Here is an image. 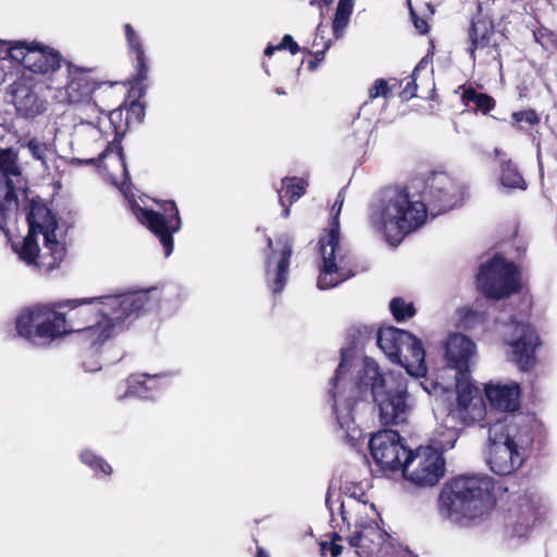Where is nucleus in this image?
Listing matches in <instances>:
<instances>
[{"label":"nucleus","mask_w":557,"mask_h":557,"mask_svg":"<svg viewBox=\"0 0 557 557\" xmlns=\"http://www.w3.org/2000/svg\"><path fill=\"white\" fill-rule=\"evenodd\" d=\"M367 392H371L383 424L405 423L414 408L406 377L399 373H382L374 360L355 361L351 354L343 352L330 395L336 421L348 436H356L352 410L357 399Z\"/></svg>","instance_id":"f257e3e1"},{"label":"nucleus","mask_w":557,"mask_h":557,"mask_svg":"<svg viewBox=\"0 0 557 557\" xmlns=\"http://www.w3.org/2000/svg\"><path fill=\"white\" fill-rule=\"evenodd\" d=\"M461 199L459 188L447 174L434 173L421 191L384 190L371 208L370 223L388 244L397 246L406 235L425 223L428 212L437 214L449 210Z\"/></svg>","instance_id":"f03ea898"},{"label":"nucleus","mask_w":557,"mask_h":557,"mask_svg":"<svg viewBox=\"0 0 557 557\" xmlns=\"http://www.w3.org/2000/svg\"><path fill=\"white\" fill-rule=\"evenodd\" d=\"M27 222L28 234L22 243L12 244L20 260L45 273L59 268L66 249L55 215L46 205L33 201Z\"/></svg>","instance_id":"7ed1b4c3"},{"label":"nucleus","mask_w":557,"mask_h":557,"mask_svg":"<svg viewBox=\"0 0 557 557\" xmlns=\"http://www.w3.org/2000/svg\"><path fill=\"white\" fill-rule=\"evenodd\" d=\"M98 161L107 171L112 184L117 186L125 198L129 200L131 209L137 220L160 239L164 255L170 256L173 251L172 235L181 228L182 224L176 205L173 201L164 202L161 213L144 209L136 201L129 199L128 174L120 144L109 143L106 150L100 153Z\"/></svg>","instance_id":"20e7f679"},{"label":"nucleus","mask_w":557,"mask_h":557,"mask_svg":"<svg viewBox=\"0 0 557 557\" xmlns=\"http://www.w3.org/2000/svg\"><path fill=\"white\" fill-rule=\"evenodd\" d=\"M533 443L531 419L513 414L487 424L485 458L498 475H509L524 462Z\"/></svg>","instance_id":"39448f33"},{"label":"nucleus","mask_w":557,"mask_h":557,"mask_svg":"<svg viewBox=\"0 0 557 557\" xmlns=\"http://www.w3.org/2000/svg\"><path fill=\"white\" fill-rule=\"evenodd\" d=\"M438 502L444 518L468 525L492 507L491 481L484 475L456 476L445 483Z\"/></svg>","instance_id":"423d86ee"},{"label":"nucleus","mask_w":557,"mask_h":557,"mask_svg":"<svg viewBox=\"0 0 557 557\" xmlns=\"http://www.w3.org/2000/svg\"><path fill=\"white\" fill-rule=\"evenodd\" d=\"M341 515L345 522L354 523L346 540L358 557H371L391 545L388 534L377 523L379 513L373 504L348 498L341 504Z\"/></svg>","instance_id":"0eeeda50"},{"label":"nucleus","mask_w":557,"mask_h":557,"mask_svg":"<svg viewBox=\"0 0 557 557\" xmlns=\"http://www.w3.org/2000/svg\"><path fill=\"white\" fill-rule=\"evenodd\" d=\"M457 437L456 428H449L432 438V446H420L410 450L405 459L401 476L417 487L435 486L445 473L442 451L453 448Z\"/></svg>","instance_id":"6e6552de"},{"label":"nucleus","mask_w":557,"mask_h":557,"mask_svg":"<svg viewBox=\"0 0 557 557\" xmlns=\"http://www.w3.org/2000/svg\"><path fill=\"white\" fill-rule=\"evenodd\" d=\"M344 205V195L338 193L333 205L334 216L329 232L319 240L321 265L317 286L329 289L338 286L355 275L348 267L346 255L339 243V213Z\"/></svg>","instance_id":"1a4fd4ad"},{"label":"nucleus","mask_w":557,"mask_h":557,"mask_svg":"<svg viewBox=\"0 0 557 557\" xmlns=\"http://www.w3.org/2000/svg\"><path fill=\"white\" fill-rule=\"evenodd\" d=\"M63 302L34 305L20 312L15 329L20 336L35 345H47L67 334L65 314L58 311Z\"/></svg>","instance_id":"9d476101"},{"label":"nucleus","mask_w":557,"mask_h":557,"mask_svg":"<svg viewBox=\"0 0 557 557\" xmlns=\"http://www.w3.org/2000/svg\"><path fill=\"white\" fill-rule=\"evenodd\" d=\"M377 345L385 356L400 364L408 375L424 377L428 373L425 350L422 342L413 334L393 326L380 329Z\"/></svg>","instance_id":"9b49d317"},{"label":"nucleus","mask_w":557,"mask_h":557,"mask_svg":"<svg viewBox=\"0 0 557 557\" xmlns=\"http://www.w3.org/2000/svg\"><path fill=\"white\" fill-rule=\"evenodd\" d=\"M0 59H10L37 74L53 73L61 64L58 51L35 40L0 39Z\"/></svg>","instance_id":"f8f14e48"},{"label":"nucleus","mask_w":557,"mask_h":557,"mask_svg":"<svg viewBox=\"0 0 557 557\" xmlns=\"http://www.w3.org/2000/svg\"><path fill=\"white\" fill-rule=\"evenodd\" d=\"M502 336L506 359L521 371L531 370L536 363L535 351L542 345L536 330L529 323L511 321Z\"/></svg>","instance_id":"ddd939ff"},{"label":"nucleus","mask_w":557,"mask_h":557,"mask_svg":"<svg viewBox=\"0 0 557 557\" xmlns=\"http://www.w3.org/2000/svg\"><path fill=\"white\" fill-rule=\"evenodd\" d=\"M476 282L487 298L498 300L519 290L520 273L513 263L496 256L481 267Z\"/></svg>","instance_id":"4468645a"},{"label":"nucleus","mask_w":557,"mask_h":557,"mask_svg":"<svg viewBox=\"0 0 557 557\" xmlns=\"http://www.w3.org/2000/svg\"><path fill=\"white\" fill-rule=\"evenodd\" d=\"M161 292L157 287L102 296L101 307L119 323L132 322L159 304Z\"/></svg>","instance_id":"2eb2a0df"},{"label":"nucleus","mask_w":557,"mask_h":557,"mask_svg":"<svg viewBox=\"0 0 557 557\" xmlns=\"http://www.w3.org/2000/svg\"><path fill=\"white\" fill-rule=\"evenodd\" d=\"M371 456L384 475L394 478L400 474L410 450L405 440L393 430L374 434L369 442Z\"/></svg>","instance_id":"dca6fc26"},{"label":"nucleus","mask_w":557,"mask_h":557,"mask_svg":"<svg viewBox=\"0 0 557 557\" xmlns=\"http://www.w3.org/2000/svg\"><path fill=\"white\" fill-rule=\"evenodd\" d=\"M16 184H21V172L16 156L10 149H0V230L8 236V220L14 214Z\"/></svg>","instance_id":"f3484780"},{"label":"nucleus","mask_w":557,"mask_h":557,"mask_svg":"<svg viewBox=\"0 0 557 557\" xmlns=\"http://www.w3.org/2000/svg\"><path fill=\"white\" fill-rule=\"evenodd\" d=\"M457 405L449 418L459 420L463 425L481 421L485 414V406L479 396L478 388L472 384L468 373L456 374Z\"/></svg>","instance_id":"a211bd4d"},{"label":"nucleus","mask_w":557,"mask_h":557,"mask_svg":"<svg viewBox=\"0 0 557 557\" xmlns=\"http://www.w3.org/2000/svg\"><path fill=\"white\" fill-rule=\"evenodd\" d=\"M87 108L95 113H99L95 104L89 103ZM116 115L120 116L121 112L112 111L110 115L97 114L95 121H84L79 115V121L76 122L73 127L71 140L72 149L78 152H92L101 148L107 141L102 127Z\"/></svg>","instance_id":"6ab92c4d"},{"label":"nucleus","mask_w":557,"mask_h":557,"mask_svg":"<svg viewBox=\"0 0 557 557\" xmlns=\"http://www.w3.org/2000/svg\"><path fill=\"white\" fill-rule=\"evenodd\" d=\"M102 296L92 298L69 299L63 302V307H69L65 314L67 334H81L87 326L92 324L108 310H103Z\"/></svg>","instance_id":"aec40b11"},{"label":"nucleus","mask_w":557,"mask_h":557,"mask_svg":"<svg viewBox=\"0 0 557 557\" xmlns=\"http://www.w3.org/2000/svg\"><path fill=\"white\" fill-rule=\"evenodd\" d=\"M89 70L67 63V82L54 85L53 81L48 88L54 90V98L60 102L78 103L87 99L91 91V84L87 76Z\"/></svg>","instance_id":"412c9836"},{"label":"nucleus","mask_w":557,"mask_h":557,"mask_svg":"<svg viewBox=\"0 0 557 557\" xmlns=\"http://www.w3.org/2000/svg\"><path fill=\"white\" fill-rule=\"evenodd\" d=\"M270 252L267 255V280L274 294L280 293L286 283L292 247L287 239H278L273 247L268 239Z\"/></svg>","instance_id":"4be33fe9"},{"label":"nucleus","mask_w":557,"mask_h":557,"mask_svg":"<svg viewBox=\"0 0 557 557\" xmlns=\"http://www.w3.org/2000/svg\"><path fill=\"white\" fill-rule=\"evenodd\" d=\"M8 96L15 107L16 113L22 117H35L47 109L46 100L38 95L35 86L26 79H20L11 84Z\"/></svg>","instance_id":"5701e85b"},{"label":"nucleus","mask_w":557,"mask_h":557,"mask_svg":"<svg viewBox=\"0 0 557 557\" xmlns=\"http://www.w3.org/2000/svg\"><path fill=\"white\" fill-rule=\"evenodd\" d=\"M476 354L475 343L460 333L450 334L444 345V356L456 374L468 373Z\"/></svg>","instance_id":"b1692460"},{"label":"nucleus","mask_w":557,"mask_h":557,"mask_svg":"<svg viewBox=\"0 0 557 557\" xmlns=\"http://www.w3.org/2000/svg\"><path fill=\"white\" fill-rule=\"evenodd\" d=\"M484 394L490 406L502 412H515L520 408L521 387L515 381L488 382Z\"/></svg>","instance_id":"393cba45"},{"label":"nucleus","mask_w":557,"mask_h":557,"mask_svg":"<svg viewBox=\"0 0 557 557\" xmlns=\"http://www.w3.org/2000/svg\"><path fill=\"white\" fill-rule=\"evenodd\" d=\"M116 325L112 315L104 312L79 334L81 341L97 350L114 335Z\"/></svg>","instance_id":"a878e982"},{"label":"nucleus","mask_w":557,"mask_h":557,"mask_svg":"<svg viewBox=\"0 0 557 557\" xmlns=\"http://www.w3.org/2000/svg\"><path fill=\"white\" fill-rule=\"evenodd\" d=\"M161 375H149L146 373L131 375L125 383L122 385L125 391L119 393L120 399H124L131 396H137L139 398H150V392L159 387V380Z\"/></svg>","instance_id":"bb28decb"},{"label":"nucleus","mask_w":557,"mask_h":557,"mask_svg":"<svg viewBox=\"0 0 557 557\" xmlns=\"http://www.w3.org/2000/svg\"><path fill=\"white\" fill-rule=\"evenodd\" d=\"M24 147L30 157L40 163L42 174L51 175L54 161L58 158L54 145L42 141L39 138H32Z\"/></svg>","instance_id":"cd10ccee"},{"label":"nucleus","mask_w":557,"mask_h":557,"mask_svg":"<svg viewBox=\"0 0 557 557\" xmlns=\"http://www.w3.org/2000/svg\"><path fill=\"white\" fill-rule=\"evenodd\" d=\"M307 182L297 178H285L283 180V187L278 190V199L283 209V215L287 218L289 215V208L285 203V199H289V203L297 201L305 193Z\"/></svg>","instance_id":"c85d7f7f"},{"label":"nucleus","mask_w":557,"mask_h":557,"mask_svg":"<svg viewBox=\"0 0 557 557\" xmlns=\"http://www.w3.org/2000/svg\"><path fill=\"white\" fill-rule=\"evenodd\" d=\"M500 184L506 188L525 189L527 183L518 169L510 160L503 161L500 164Z\"/></svg>","instance_id":"c756f323"},{"label":"nucleus","mask_w":557,"mask_h":557,"mask_svg":"<svg viewBox=\"0 0 557 557\" xmlns=\"http://www.w3.org/2000/svg\"><path fill=\"white\" fill-rule=\"evenodd\" d=\"M463 100L467 103L473 102L483 113H487L495 106V101L492 97L485 94L476 92L472 88H468L463 91Z\"/></svg>","instance_id":"7c9ffc66"},{"label":"nucleus","mask_w":557,"mask_h":557,"mask_svg":"<svg viewBox=\"0 0 557 557\" xmlns=\"http://www.w3.org/2000/svg\"><path fill=\"white\" fill-rule=\"evenodd\" d=\"M79 457L82 462L88 466L96 473L101 472L109 475L112 472L111 466L91 450L86 449L82 451Z\"/></svg>","instance_id":"2f4dec72"},{"label":"nucleus","mask_w":557,"mask_h":557,"mask_svg":"<svg viewBox=\"0 0 557 557\" xmlns=\"http://www.w3.org/2000/svg\"><path fill=\"white\" fill-rule=\"evenodd\" d=\"M129 49L133 53L136 54L138 73H137V84L145 81L147 77V66L145 63V53L143 50V45L139 40V37H128Z\"/></svg>","instance_id":"473e14b6"},{"label":"nucleus","mask_w":557,"mask_h":557,"mask_svg":"<svg viewBox=\"0 0 557 557\" xmlns=\"http://www.w3.org/2000/svg\"><path fill=\"white\" fill-rule=\"evenodd\" d=\"M391 311L397 321L412 318L416 313L412 302L405 301L401 298H395L389 304Z\"/></svg>","instance_id":"72a5a7b5"},{"label":"nucleus","mask_w":557,"mask_h":557,"mask_svg":"<svg viewBox=\"0 0 557 557\" xmlns=\"http://www.w3.org/2000/svg\"><path fill=\"white\" fill-rule=\"evenodd\" d=\"M494 33L493 22L479 13L471 20L470 35H492Z\"/></svg>","instance_id":"f704fd0d"},{"label":"nucleus","mask_w":557,"mask_h":557,"mask_svg":"<svg viewBox=\"0 0 557 557\" xmlns=\"http://www.w3.org/2000/svg\"><path fill=\"white\" fill-rule=\"evenodd\" d=\"M331 40H324V37H314L310 45H306L304 50L312 57H315L319 61L324 58L325 51L330 48Z\"/></svg>","instance_id":"c9c22d12"},{"label":"nucleus","mask_w":557,"mask_h":557,"mask_svg":"<svg viewBox=\"0 0 557 557\" xmlns=\"http://www.w3.org/2000/svg\"><path fill=\"white\" fill-rule=\"evenodd\" d=\"M287 50L290 54H296L300 48L297 42L293 40V37H283L277 45H269L265 48V55L271 57L275 51Z\"/></svg>","instance_id":"e433bc0d"},{"label":"nucleus","mask_w":557,"mask_h":557,"mask_svg":"<svg viewBox=\"0 0 557 557\" xmlns=\"http://www.w3.org/2000/svg\"><path fill=\"white\" fill-rule=\"evenodd\" d=\"M511 117L512 125H518L520 128L522 124L536 125L540 122L539 114L532 109L513 112Z\"/></svg>","instance_id":"4c0bfd02"},{"label":"nucleus","mask_w":557,"mask_h":557,"mask_svg":"<svg viewBox=\"0 0 557 557\" xmlns=\"http://www.w3.org/2000/svg\"><path fill=\"white\" fill-rule=\"evenodd\" d=\"M342 540V537L334 533L331 541H322L320 543V548L322 555H326L330 553L331 557H337L343 552V546L338 543Z\"/></svg>","instance_id":"58836bf2"},{"label":"nucleus","mask_w":557,"mask_h":557,"mask_svg":"<svg viewBox=\"0 0 557 557\" xmlns=\"http://www.w3.org/2000/svg\"><path fill=\"white\" fill-rule=\"evenodd\" d=\"M391 90L387 81L383 78L376 79L373 85L369 88V99L373 100L379 97L387 98Z\"/></svg>","instance_id":"ea45409f"},{"label":"nucleus","mask_w":557,"mask_h":557,"mask_svg":"<svg viewBox=\"0 0 557 557\" xmlns=\"http://www.w3.org/2000/svg\"><path fill=\"white\" fill-rule=\"evenodd\" d=\"M350 15L336 9L332 28L334 35H341L349 23Z\"/></svg>","instance_id":"a19ab883"},{"label":"nucleus","mask_w":557,"mask_h":557,"mask_svg":"<svg viewBox=\"0 0 557 557\" xmlns=\"http://www.w3.org/2000/svg\"><path fill=\"white\" fill-rule=\"evenodd\" d=\"M422 63H423V61H421L419 63V65L414 69L410 79L407 82L406 86L401 90L400 96L403 99L409 100L412 97H414L416 91H417V84H416L417 73L419 72L420 67L422 66Z\"/></svg>","instance_id":"79ce46f5"},{"label":"nucleus","mask_w":557,"mask_h":557,"mask_svg":"<svg viewBox=\"0 0 557 557\" xmlns=\"http://www.w3.org/2000/svg\"><path fill=\"white\" fill-rule=\"evenodd\" d=\"M460 314L462 317L463 324L467 327H471L476 321L483 320V315L472 308L461 309Z\"/></svg>","instance_id":"37998d69"},{"label":"nucleus","mask_w":557,"mask_h":557,"mask_svg":"<svg viewBox=\"0 0 557 557\" xmlns=\"http://www.w3.org/2000/svg\"><path fill=\"white\" fill-rule=\"evenodd\" d=\"M410 15L412 17L413 25L416 29L421 34H428L430 30V25L428 21L423 17H420L413 10H410Z\"/></svg>","instance_id":"c03bdc74"},{"label":"nucleus","mask_w":557,"mask_h":557,"mask_svg":"<svg viewBox=\"0 0 557 557\" xmlns=\"http://www.w3.org/2000/svg\"><path fill=\"white\" fill-rule=\"evenodd\" d=\"M131 115H136L137 120L141 121L144 116V108L140 102L136 101L131 104L129 109L127 110L126 119L129 120Z\"/></svg>","instance_id":"a18cd8bd"},{"label":"nucleus","mask_w":557,"mask_h":557,"mask_svg":"<svg viewBox=\"0 0 557 557\" xmlns=\"http://www.w3.org/2000/svg\"><path fill=\"white\" fill-rule=\"evenodd\" d=\"M419 385L430 396L431 395H437L440 391H445L446 389V387H444L443 385H441L438 383L431 384L430 386L424 384V383H420Z\"/></svg>","instance_id":"49530a36"},{"label":"nucleus","mask_w":557,"mask_h":557,"mask_svg":"<svg viewBox=\"0 0 557 557\" xmlns=\"http://www.w3.org/2000/svg\"><path fill=\"white\" fill-rule=\"evenodd\" d=\"M354 5H355V0H339L336 9L351 15Z\"/></svg>","instance_id":"de8ad7c7"},{"label":"nucleus","mask_w":557,"mask_h":557,"mask_svg":"<svg viewBox=\"0 0 557 557\" xmlns=\"http://www.w3.org/2000/svg\"><path fill=\"white\" fill-rule=\"evenodd\" d=\"M94 162H95L94 158H86V159L71 158L69 160L70 164H91Z\"/></svg>","instance_id":"09e8293b"},{"label":"nucleus","mask_w":557,"mask_h":557,"mask_svg":"<svg viewBox=\"0 0 557 557\" xmlns=\"http://www.w3.org/2000/svg\"><path fill=\"white\" fill-rule=\"evenodd\" d=\"M84 368H85V371H87V372H94V371L99 370L101 368V366L98 362H95L91 366H89L87 362H84Z\"/></svg>","instance_id":"8fccbe9b"},{"label":"nucleus","mask_w":557,"mask_h":557,"mask_svg":"<svg viewBox=\"0 0 557 557\" xmlns=\"http://www.w3.org/2000/svg\"><path fill=\"white\" fill-rule=\"evenodd\" d=\"M321 61H319L315 57H313V59L309 60L308 63H307L308 70L309 71H314L318 67V64Z\"/></svg>","instance_id":"3c124183"},{"label":"nucleus","mask_w":557,"mask_h":557,"mask_svg":"<svg viewBox=\"0 0 557 557\" xmlns=\"http://www.w3.org/2000/svg\"><path fill=\"white\" fill-rule=\"evenodd\" d=\"M125 35H136L131 24L124 25Z\"/></svg>","instance_id":"603ef678"},{"label":"nucleus","mask_w":557,"mask_h":557,"mask_svg":"<svg viewBox=\"0 0 557 557\" xmlns=\"http://www.w3.org/2000/svg\"><path fill=\"white\" fill-rule=\"evenodd\" d=\"M257 557H268L267 553L263 549H259Z\"/></svg>","instance_id":"864d4df0"},{"label":"nucleus","mask_w":557,"mask_h":557,"mask_svg":"<svg viewBox=\"0 0 557 557\" xmlns=\"http://www.w3.org/2000/svg\"><path fill=\"white\" fill-rule=\"evenodd\" d=\"M472 46H473V48H471V52L473 53L474 48L478 47V39L476 38L472 41Z\"/></svg>","instance_id":"5fc2aeb1"},{"label":"nucleus","mask_w":557,"mask_h":557,"mask_svg":"<svg viewBox=\"0 0 557 557\" xmlns=\"http://www.w3.org/2000/svg\"><path fill=\"white\" fill-rule=\"evenodd\" d=\"M325 5H330L334 0H321Z\"/></svg>","instance_id":"6e6d98bb"},{"label":"nucleus","mask_w":557,"mask_h":557,"mask_svg":"<svg viewBox=\"0 0 557 557\" xmlns=\"http://www.w3.org/2000/svg\"><path fill=\"white\" fill-rule=\"evenodd\" d=\"M276 92H277V94H280V95H281V94H282V95L284 94V91H282V90H280V89H276Z\"/></svg>","instance_id":"4d7b16f0"}]
</instances>
